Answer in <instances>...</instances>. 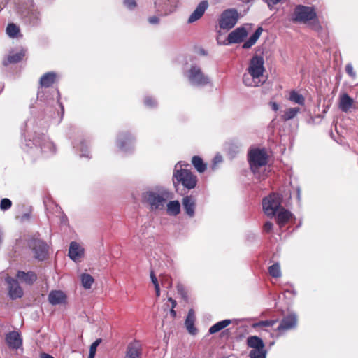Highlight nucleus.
<instances>
[{
  "mask_svg": "<svg viewBox=\"0 0 358 358\" xmlns=\"http://www.w3.org/2000/svg\"><path fill=\"white\" fill-rule=\"evenodd\" d=\"M173 198V194L163 186H155L142 193V202L150 211L164 210L166 203Z\"/></svg>",
  "mask_w": 358,
  "mask_h": 358,
  "instance_id": "f257e3e1",
  "label": "nucleus"
},
{
  "mask_svg": "<svg viewBox=\"0 0 358 358\" xmlns=\"http://www.w3.org/2000/svg\"><path fill=\"white\" fill-rule=\"evenodd\" d=\"M264 64V58L260 55H255L251 58L247 72L243 76V83L245 86L258 87L265 82Z\"/></svg>",
  "mask_w": 358,
  "mask_h": 358,
  "instance_id": "f03ea898",
  "label": "nucleus"
},
{
  "mask_svg": "<svg viewBox=\"0 0 358 358\" xmlns=\"http://www.w3.org/2000/svg\"><path fill=\"white\" fill-rule=\"evenodd\" d=\"M173 183L176 188L182 185L187 189H194L197 184V177L189 170L182 169L181 162H178L173 173Z\"/></svg>",
  "mask_w": 358,
  "mask_h": 358,
  "instance_id": "7ed1b4c3",
  "label": "nucleus"
},
{
  "mask_svg": "<svg viewBox=\"0 0 358 358\" xmlns=\"http://www.w3.org/2000/svg\"><path fill=\"white\" fill-rule=\"evenodd\" d=\"M292 21L306 24L311 22L313 28L317 30L320 29L317 14L313 7L298 5L295 7L292 17Z\"/></svg>",
  "mask_w": 358,
  "mask_h": 358,
  "instance_id": "20e7f679",
  "label": "nucleus"
},
{
  "mask_svg": "<svg viewBox=\"0 0 358 358\" xmlns=\"http://www.w3.org/2000/svg\"><path fill=\"white\" fill-rule=\"evenodd\" d=\"M31 141V140H29ZM34 148L31 147V154H38L39 152L45 155H49L55 152V147L52 142L43 134H36L31 140Z\"/></svg>",
  "mask_w": 358,
  "mask_h": 358,
  "instance_id": "39448f33",
  "label": "nucleus"
},
{
  "mask_svg": "<svg viewBox=\"0 0 358 358\" xmlns=\"http://www.w3.org/2000/svg\"><path fill=\"white\" fill-rule=\"evenodd\" d=\"M248 162L251 171L255 173L268 163V155L265 149L257 148L248 153Z\"/></svg>",
  "mask_w": 358,
  "mask_h": 358,
  "instance_id": "423d86ee",
  "label": "nucleus"
},
{
  "mask_svg": "<svg viewBox=\"0 0 358 358\" xmlns=\"http://www.w3.org/2000/svg\"><path fill=\"white\" fill-rule=\"evenodd\" d=\"M28 246L31 250L36 259L43 261L47 258L48 245L38 235H34L28 240Z\"/></svg>",
  "mask_w": 358,
  "mask_h": 358,
  "instance_id": "0eeeda50",
  "label": "nucleus"
},
{
  "mask_svg": "<svg viewBox=\"0 0 358 358\" xmlns=\"http://www.w3.org/2000/svg\"><path fill=\"white\" fill-rule=\"evenodd\" d=\"M246 344L252 348L249 352L250 358H266L267 350L263 340L257 336H250L247 338Z\"/></svg>",
  "mask_w": 358,
  "mask_h": 358,
  "instance_id": "6e6552de",
  "label": "nucleus"
},
{
  "mask_svg": "<svg viewBox=\"0 0 358 358\" xmlns=\"http://www.w3.org/2000/svg\"><path fill=\"white\" fill-rule=\"evenodd\" d=\"M239 14L236 9L229 8L224 10L219 18V26L223 30L229 31L238 22Z\"/></svg>",
  "mask_w": 358,
  "mask_h": 358,
  "instance_id": "1a4fd4ad",
  "label": "nucleus"
},
{
  "mask_svg": "<svg viewBox=\"0 0 358 358\" xmlns=\"http://www.w3.org/2000/svg\"><path fill=\"white\" fill-rule=\"evenodd\" d=\"M281 201L282 196L275 193L263 199V210L267 216L273 217L275 215L277 210L280 209Z\"/></svg>",
  "mask_w": 358,
  "mask_h": 358,
  "instance_id": "9d476101",
  "label": "nucleus"
},
{
  "mask_svg": "<svg viewBox=\"0 0 358 358\" xmlns=\"http://www.w3.org/2000/svg\"><path fill=\"white\" fill-rule=\"evenodd\" d=\"M187 78L190 84L194 86H203L210 82V78L197 66L191 67L187 73Z\"/></svg>",
  "mask_w": 358,
  "mask_h": 358,
  "instance_id": "9b49d317",
  "label": "nucleus"
},
{
  "mask_svg": "<svg viewBox=\"0 0 358 358\" xmlns=\"http://www.w3.org/2000/svg\"><path fill=\"white\" fill-rule=\"evenodd\" d=\"M155 8L164 15H168L177 10L181 6L180 0H155Z\"/></svg>",
  "mask_w": 358,
  "mask_h": 358,
  "instance_id": "f8f14e48",
  "label": "nucleus"
},
{
  "mask_svg": "<svg viewBox=\"0 0 358 358\" xmlns=\"http://www.w3.org/2000/svg\"><path fill=\"white\" fill-rule=\"evenodd\" d=\"M297 323L298 317L296 314L294 313L288 314L282 319L276 331L280 335H282L287 331L295 329L297 327Z\"/></svg>",
  "mask_w": 358,
  "mask_h": 358,
  "instance_id": "ddd939ff",
  "label": "nucleus"
},
{
  "mask_svg": "<svg viewBox=\"0 0 358 358\" xmlns=\"http://www.w3.org/2000/svg\"><path fill=\"white\" fill-rule=\"evenodd\" d=\"M134 138L127 132L119 134L117 139V145L122 152H129L133 148Z\"/></svg>",
  "mask_w": 358,
  "mask_h": 358,
  "instance_id": "4468645a",
  "label": "nucleus"
},
{
  "mask_svg": "<svg viewBox=\"0 0 358 358\" xmlns=\"http://www.w3.org/2000/svg\"><path fill=\"white\" fill-rule=\"evenodd\" d=\"M6 282L8 284V295L11 299H19L23 296V290L17 280L7 277Z\"/></svg>",
  "mask_w": 358,
  "mask_h": 358,
  "instance_id": "2eb2a0df",
  "label": "nucleus"
},
{
  "mask_svg": "<svg viewBox=\"0 0 358 358\" xmlns=\"http://www.w3.org/2000/svg\"><path fill=\"white\" fill-rule=\"evenodd\" d=\"M248 35V31L245 27H240L228 34L227 41L229 44L240 43L243 41Z\"/></svg>",
  "mask_w": 358,
  "mask_h": 358,
  "instance_id": "dca6fc26",
  "label": "nucleus"
},
{
  "mask_svg": "<svg viewBox=\"0 0 358 358\" xmlns=\"http://www.w3.org/2000/svg\"><path fill=\"white\" fill-rule=\"evenodd\" d=\"M182 205L185 214L190 218L194 217L196 199L194 196L188 195L183 197Z\"/></svg>",
  "mask_w": 358,
  "mask_h": 358,
  "instance_id": "f3484780",
  "label": "nucleus"
},
{
  "mask_svg": "<svg viewBox=\"0 0 358 358\" xmlns=\"http://www.w3.org/2000/svg\"><path fill=\"white\" fill-rule=\"evenodd\" d=\"M209 6L208 1L207 0H203L201 1L196 7L192 13V14L189 15L187 22L191 24L193 23L199 19L201 18V17L205 13L206 10L208 9Z\"/></svg>",
  "mask_w": 358,
  "mask_h": 358,
  "instance_id": "a211bd4d",
  "label": "nucleus"
},
{
  "mask_svg": "<svg viewBox=\"0 0 358 358\" xmlns=\"http://www.w3.org/2000/svg\"><path fill=\"white\" fill-rule=\"evenodd\" d=\"M8 346L13 350H17L22 345V340L19 332L13 331L6 335Z\"/></svg>",
  "mask_w": 358,
  "mask_h": 358,
  "instance_id": "6ab92c4d",
  "label": "nucleus"
},
{
  "mask_svg": "<svg viewBox=\"0 0 358 358\" xmlns=\"http://www.w3.org/2000/svg\"><path fill=\"white\" fill-rule=\"evenodd\" d=\"M141 344L138 341H134L128 344L124 358H141Z\"/></svg>",
  "mask_w": 358,
  "mask_h": 358,
  "instance_id": "aec40b11",
  "label": "nucleus"
},
{
  "mask_svg": "<svg viewBox=\"0 0 358 358\" xmlns=\"http://www.w3.org/2000/svg\"><path fill=\"white\" fill-rule=\"evenodd\" d=\"M84 255V249L76 241L70 243L69 257L73 261L76 262Z\"/></svg>",
  "mask_w": 358,
  "mask_h": 358,
  "instance_id": "412c9836",
  "label": "nucleus"
},
{
  "mask_svg": "<svg viewBox=\"0 0 358 358\" xmlns=\"http://www.w3.org/2000/svg\"><path fill=\"white\" fill-rule=\"evenodd\" d=\"M66 295L59 290L51 291L48 294V301L52 305L62 304L65 302Z\"/></svg>",
  "mask_w": 358,
  "mask_h": 358,
  "instance_id": "4be33fe9",
  "label": "nucleus"
},
{
  "mask_svg": "<svg viewBox=\"0 0 358 358\" xmlns=\"http://www.w3.org/2000/svg\"><path fill=\"white\" fill-rule=\"evenodd\" d=\"M195 315L194 311L190 309L188 311L187 316L185 321V324L188 332L192 335H195L197 332L196 328L194 327Z\"/></svg>",
  "mask_w": 358,
  "mask_h": 358,
  "instance_id": "5701e85b",
  "label": "nucleus"
},
{
  "mask_svg": "<svg viewBox=\"0 0 358 358\" xmlns=\"http://www.w3.org/2000/svg\"><path fill=\"white\" fill-rule=\"evenodd\" d=\"M353 103L354 100L348 94H343L340 96L339 108L346 113L352 108Z\"/></svg>",
  "mask_w": 358,
  "mask_h": 358,
  "instance_id": "b1692460",
  "label": "nucleus"
},
{
  "mask_svg": "<svg viewBox=\"0 0 358 358\" xmlns=\"http://www.w3.org/2000/svg\"><path fill=\"white\" fill-rule=\"evenodd\" d=\"M292 214L290 211L282 208L279 209V212L277 214V223L282 227H283L292 217Z\"/></svg>",
  "mask_w": 358,
  "mask_h": 358,
  "instance_id": "393cba45",
  "label": "nucleus"
},
{
  "mask_svg": "<svg viewBox=\"0 0 358 358\" xmlns=\"http://www.w3.org/2000/svg\"><path fill=\"white\" fill-rule=\"evenodd\" d=\"M56 73L54 72H48L43 74L40 79V85L42 87H49L55 81Z\"/></svg>",
  "mask_w": 358,
  "mask_h": 358,
  "instance_id": "a878e982",
  "label": "nucleus"
},
{
  "mask_svg": "<svg viewBox=\"0 0 358 358\" xmlns=\"http://www.w3.org/2000/svg\"><path fill=\"white\" fill-rule=\"evenodd\" d=\"M262 28L258 27L252 35L243 44V49H248L255 45L262 33Z\"/></svg>",
  "mask_w": 358,
  "mask_h": 358,
  "instance_id": "bb28decb",
  "label": "nucleus"
},
{
  "mask_svg": "<svg viewBox=\"0 0 358 358\" xmlns=\"http://www.w3.org/2000/svg\"><path fill=\"white\" fill-rule=\"evenodd\" d=\"M17 277V278L24 281L28 285L33 284L37 279L36 275L32 271H29L27 273H25L24 271H18Z\"/></svg>",
  "mask_w": 358,
  "mask_h": 358,
  "instance_id": "cd10ccee",
  "label": "nucleus"
},
{
  "mask_svg": "<svg viewBox=\"0 0 358 358\" xmlns=\"http://www.w3.org/2000/svg\"><path fill=\"white\" fill-rule=\"evenodd\" d=\"M166 206L167 213L170 215L176 216L180 212V204L178 201H168Z\"/></svg>",
  "mask_w": 358,
  "mask_h": 358,
  "instance_id": "c85d7f7f",
  "label": "nucleus"
},
{
  "mask_svg": "<svg viewBox=\"0 0 358 358\" xmlns=\"http://www.w3.org/2000/svg\"><path fill=\"white\" fill-rule=\"evenodd\" d=\"M26 53L25 50L22 49L18 52L11 53L8 56L7 61L4 62V64H15L20 62L24 57Z\"/></svg>",
  "mask_w": 358,
  "mask_h": 358,
  "instance_id": "c756f323",
  "label": "nucleus"
},
{
  "mask_svg": "<svg viewBox=\"0 0 358 358\" xmlns=\"http://www.w3.org/2000/svg\"><path fill=\"white\" fill-rule=\"evenodd\" d=\"M231 323V320L229 319H226V320L220 321V322L215 323V324H213V326H211L208 330V332L210 334H215V333L222 330L227 326H229Z\"/></svg>",
  "mask_w": 358,
  "mask_h": 358,
  "instance_id": "7c9ffc66",
  "label": "nucleus"
},
{
  "mask_svg": "<svg viewBox=\"0 0 358 358\" xmlns=\"http://www.w3.org/2000/svg\"><path fill=\"white\" fill-rule=\"evenodd\" d=\"M80 280L83 287L86 289H90L94 282V278L88 273H82L80 275Z\"/></svg>",
  "mask_w": 358,
  "mask_h": 358,
  "instance_id": "2f4dec72",
  "label": "nucleus"
},
{
  "mask_svg": "<svg viewBox=\"0 0 358 358\" xmlns=\"http://www.w3.org/2000/svg\"><path fill=\"white\" fill-rule=\"evenodd\" d=\"M192 165L199 173H203L206 169V166L203 159L199 156H194L192 159Z\"/></svg>",
  "mask_w": 358,
  "mask_h": 358,
  "instance_id": "473e14b6",
  "label": "nucleus"
},
{
  "mask_svg": "<svg viewBox=\"0 0 358 358\" xmlns=\"http://www.w3.org/2000/svg\"><path fill=\"white\" fill-rule=\"evenodd\" d=\"M6 34L10 38H18L20 36V28L13 23L8 24L6 27Z\"/></svg>",
  "mask_w": 358,
  "mask_h": 358,
  "instance_id": "72a5a7b5",
  "label": "nucleus"
},
{
  "mask_svg": "<svg viewBox=\"0 0 358 358\" xmlns=\"http://www.w3.org/2000/svg\"><path fill=\"white\" fill-rule=\"evenodd\" d=\"M289 99L295 103H298L301 106L304 105V97L301 94L294 90L290 92Z\"/></svg>",
  "mask_w": 358,
  "mask_h": 358,
  "instance_id": "f704fd0d",
  "label": "nucleus"
},
{
  "mask_svg": "<svg viewBox=\"0 0 358 358\" xmlns=\"http://www.w3.org/2000/svg\"><path fill=\"white\" fill-rule=\"evenodd\" d=\"M299 110V108L297 107L288 108L284 112L282 117L285 121L290 120L296 117Z\"/></svg>",
  "mask_w": 358,
  "mask_h": 358,
  "instance_id": "c9c22d12",
  "label": "nucleus"
},
{
  "mask_svg": "<svg viewBox=\"0 0 358 358\" xmlns=\"http://www.w3.org/2000/svg\"><path fill=\"white\" fill-rule=\"evenodd\" d=\"M269 274L273 278H279L281 276L280 267L278 263H275L268 268Z\"/></svg>",
  "mask_w": 358,
  "mask_h": 358,
  "instance_id": "e433bc0d",
  "label": "nucleus"
},
{
  "mask_svg": "<svg viewBox=\"0 0 358 358\" xmlns=\"http://www.w3.org/2000/svg\"><path fill=\"white\" fill-rule=\"evenodd\" d=\"M12 206V201L7 198H4L1 199L0 203V209L3 211L8 210Z\"/></svg>",
  "mask_w": 358,
  "mask_h": 358,
  "instance_id": "4c0bfd02",
  "label": "nucleus"
},
{
  "mask_svg": "<svg viewBox=\"0 0 358 358\" xmlns=\"http://www.w3.org/2000/svg\"><path fill=\"white\" fill-rule=\"evenodd\" d=\"M276 320H264V321H259V322L254 324V327H272L276 323Z\"/></svg>",
  "mask_w": 358,
  "mask_h": 358,
  "instance_id": "58836bf2",
  "label": "nucleus"
},
{
  "mask_svg": "<svg viewBox=\"0 0 358 358\" xmlns=\"http://www.w3.org/2000/svg\"><path fill=\"white\" fill-rule=\"evenodd\" d=\"M29 18L32 21L33 23H36L40 19L39 12L36 10L30 11V13H29Z\"/></svg>",
  "mask_w": 358,
  "mask_h": 358,
  "instance_id": "ea45409f",
  "label": "nucleus"
},
{
  "mask_svg": "<svg viewBox=\"0 0 358 358\" xmlns=\"http://www.w3.org/2000/svg\"><path fill=\"white\" fill-rule=\"evenodd\" d=\"M144 103L148 108H153L157 105L156 101L151 97H145Z\"/></svg>",
  "mask_w": 358,
  "mask_h": 358,
  "instance_id": "a19ab883",
  "label": "nucleus"
},
{
  "mask_svg": "<svg viewBox=\"0 0 358 358\" xmlns=\"http://www.w3.org/2000/svg\"><path fill=\"white\" fill-rule=\"evenodd\" d=\"M124 4L129 10H133L136 6V0H124Z\"/></svg>",
  "mask_w": 358,
  "mask_h": 358,
  "instance_id": "79ce46f5",
  "label": "nucleus"
},
{
  "mask_svg": "<svg viewBox=\"0 0 358 358\" xmlns=\"http://www.w3.org/2000/svg\"><path fill=\"white\" fill-rule=\"evenodd\" d=\"M346 73L352 78H355L356 73L353 69V66L351 64H348L345 66Z\"/></svg>",
  "mask_w": 358,
  "mask_h": 358,
  "instance_id": "37998d69",
  "label": "nucleus"
},
{
  "mask_svg": "<svg viewBox=\"0 0 358 358\" xmlns=\"http://www.w3.org/2000/svg\"><path fill=\"white\" fill-rule=\"evenodd\" d=\"M84 143L83 142H81L80 143V152H82L80 156V157H86L87 158H90V155H89V152L87 151V149H85V147L84 146Z\"/></svg>",
  "mask_w": 358,
  "mask_h": 358,
  "instance_id": "c03bdc74",
  "label": "nucleus"
},
{
  "mask_svg": "<svg viewBox=\"0 0 358 358\" xmlns=\"http://www.w3.org/2000/svg\"><path fill=\"white\" fill-rule=\"evenodd\" d=\"M177 290H178V292L183 297V298H186L187 297V293L185 290V287H183L182 285H178L177 286Z\"/></svg>",
  "mask_w": 358,
  "mask_h": 358,
  "instance_id": "a18cd8bd",
  "label": "nucleus"
},
{
  "mask_svg": "<svg viewBox=\"0 0 358 358\" xmlns=\"http://www.w3.org/2000/svg\"><path fill=\"white\" fill-rule=\"evenodd\" d=\"M273 224L271 222H266L264 224V231L267 233L270 232L273 229Z\"/></svg>",
  "mask_w": 358,
  "mask_h": 358,
  "instance_id": "49530a36",
  "label": "nucleus"
},
{
  "mask_svg": "<svg viewBox=\"0 0 358 358\" xmlns=\"http://www.w3.org/2000/svg\"><path fill=\"white\" fill-rule=\"evenodd\" d=\"M150 278H151V281L153 283L155 287L159 286L157 278L155 276V275L152 271L150 272Z\"/></svg>",
  "mask_w": 358,
  "mask_h": 358,
  "instance_id": "de8ad7c7",
  "label": "nucleus"
},
{
  "mask_svg": "<svg viewBox=\"0 0 358 358\" xmlns=\"http://www.w3.org/2000/svg\"><path fill=\"white\" fill-rule=\"evenodd\" d=\"M101 340V339H97L90 346V350H94V351H96V348L98 347V345L100 344Z\"/></svg>",
  "mask_w": 358,
  "mask_h": 358,
  "instance_id": "09e8293b",
  "label": "nucleus"
},
{
  "mask_svg": "<svg viewBox=\"0 0 358 358\" xmlns=\"http://www.w3.org/2000/svg\"><path fill=\"white\" fill-rule=\"evenodd\" d=\"M265 2L268 4V6L271 8L274 5L278 3L281 0H264Z\"/></svg>",
  "mask_w": 358,
  "mask_h": 358,
  "instance_id": "8fccbe9b",
  "label": "nucleus"
},
{
  "mask_svg": "<svg viewBox=\"0 0 358 358\" xmlns=\"http://www.w3.org/2000/svg\"><path fill=\"white\" fill-rule=\"evenodd\" d=\"M148 22L152 24H157L159 22V19L156 16H152L148 18Z\"/></svg>",
  "mask_w": 358,
  "mask_h": 358,
  "instance_id": "3c124183",
  "label": "nucleus"
},
{
  "mask_svg": "<svg viewBox=\"0 0 358 358\" xmlns=\"http://www.w3.org/2000/svg\"><path fill=\"white\" fill-rule=\"evenodd\" d=\"M269 106L271 108V109L274 111H278L279 110V105L274 101H270Z\"/></svg>",
  "mask_w": 358,
  "mask_h": 358,
  "instance_id": "603ef678",
  "label": "nucleus"
},
{
  "mask_svg": "<svg viewBox=\"0 0 358 358\" xmlns=\"http://www.w3.org/2000/svg\"><path fill=\"white\" fill-rule=\"evenodd\" d=\"M37 97L38 99H39L40 101H43L46 99V97L45 96V93L43 92V91L41 90L38 92Z\"/></svg>",
  "mask_w": 358,
  "mask_h": 358,
  "instance_id": "864d4df0",
  "label": "nucleus"
},
{
  "mask_svg": "<svg viewBox=\"0 0 358 358\" xmlns=\"http://www.w3.org/2000/svg\"><path fill=\"white\" fill-rule=\"evenodd\" d=\"M222 161V157L220 155H217L213 159L214 164L220 163Z\"/></svg>",
  "mask_w": 358,
  "mask_h": 358,
  "instance_id": "5fc2aeb1",
  "label": "nucleus"
},
{
  "mask_svg": "<svg viewBox=\"0 0 358 358\" xmlns=\"http://www.w3.org/2000/svg\"><path fill=\"white\" fill-rule=\"evenodd\" d=\"M169 301H170L171 303V306H172V308H174L176 306V301L173 299L172 298H169Z\"/></svg>",
  "mask_w": 358,
  "mask_h": 358,
  "instance_id": "6e6d98bb",
  "label": "nucleus"
},
{
  "mask_svg": "<svg viewBox=\"0 0 358 358\" xmlns=\"http://www.w3.org/2000/svg\"><path fill=\"white\" fill-rule=\"evenodd\" d=\"M96 352L90 349L89 357L90 358H94Z\"/></svg>",
  "mask_w": 358,
  "mask_h": 358,
  "instance_id": "4d7b16f0",
  "label": "nucleus"
},
{
  "mask_svg": "<svg viewBox=\"0 0 358 358\" xmlns=\"http://www.w3.org/2000/svg\"><path fill=\"white\" fill-rule=\"evenodd\" d=\"M54 92H55V94H56V96H57V98L58 102L59 103L60 94H59V90H54Z\"/></svg>",
  "mask_w": 358,
  "mask_h": 358,
  "instance_id": "13d9d810",
  "label": "nucleus"
},
{
  "mask_svg": "<svg viewBox=\"0 0 358 358\" xmlns=\"http://www.w3.org/2000/svg\"><path fill=\"white\" fill-rule=\"evenodd\" d=\"M155 292H156V295L157 297H159L160 295L159 286L155 287Z\"/></svg>",
  "mask_w": 358,
  "mask_h": 358,
  "instance_id": "bf43d9fd",
  "label": "nucleus"
},
{
  "mask_svg": "<svg viewBox=\"0 0 358 358\" xmlns=\"http://www.w3.org/2000/svg\"><path fill=\"white\" fill-rule=\"evenodd\" d=\"M170 313H171V315H172L173 317H176V311L174 310V308H171V309Z\"/></svg>",
  "mask_w": 358,
  "mask_h": 358,
  "instance_id": "052dcab7",
  "label": "nucleus"
},
{
  "mask_svg": "<svg viewBox=\"0 0 358 358\" xmlns=\"http://www.w3.org/2000/svg\"><path fill=\"white\" fill-rule=\"evenodd\" d=\"M296 191H297V198L299 200H300L301 189L299 187H297Z\"/></svg>",
  "mask_w": 358,
  "mask_h": 358,
  "instance_id": "680f3d73",
  "label": "nucleus"
},
{
  "mask_svg": "<svg viewBox=\"0 0 358 358\" xmlns=\"http://www.w3.org/2000/svg\"><path fill=\"white\" fill-rule=\"evenodd\" d=\"M60 107L62 108V113L64 112V107L61 103H59Z\"/></svg>",
  "mask_w": 358,
  "mask_h": 358,
  "instance_id": "e2e57ef3",
  "label": "nucleus"
},
{
  "mask_svg": "<svg viewBox=\"0 0 358 358\" xmlns=\"http://www.w3.org/2000/svg\"><path fill=\"white\" fill-rule=\"evenodd\" d=\"M236 149H238V148H239V146H238V145L236 146Z\"/></svg>",
  "mask_w": 358,
  "mask_h": 358,
  "instance_id": "0e129e2a",
  "label": "nucleus"
}]
</instances>
